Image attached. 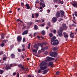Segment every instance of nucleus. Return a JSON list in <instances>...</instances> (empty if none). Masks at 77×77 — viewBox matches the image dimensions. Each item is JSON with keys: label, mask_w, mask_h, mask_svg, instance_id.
I'll return each instance as SVG.
<instances>
[{"label": "nucleus", "mask_w": 77, "mask_h": 77, "mask_svg": "<svg viewBox=\"0 0 77 77\" xmlns=\"http://www.w3.org/2000/svg\"><path fill=\"white\" fill-rule=\"evenodd\" d=\"M58 2V1L57 0H54V3H57Z\"/></svg>", "instance_id": "43"}, {"label": "nucleus", "mask_w": 77, "mask_h": 77, "mask_svg": "<svg viewBox=\"0 0 77 77\" xmlns=\"http://www.w3.org/2000/svg\"><path fill=\"white\" fill-rule=\"evenodd\" d=\"M42 22H43V23H44V22L45 21V20H44V19H42Z\"/></svg>", "instance_id": "62"}, {"label": "nucleus", "mask_w": 77, "mask_h": 77, "mask_svg": "<svg viewBox=\"0 0 77 77\" xmlns=\"http://www.w3.org/2000/svg\"><path fill=\"white\" fill-rule=\"evenodd\" d=\"M72 5L74 7H76L77 8V2H73V3L72 4Z\"/></svg>", "instance_id": "13"}, {"label": "nucleus", "mask_w": 77, "mask_h": 77, "mask_svg": "<svg viewBox=\"0 0 77 77\" xmlns=\"http://www.w3.org/2000/svg\"><path fill=\"white\" fill-rule=\"evenodd\" d=\"M0 46H1V47H4L5 46V43H2L1 44H0Z\"/></svg>", "instance_id": "23"}, {"label": "nucleus", "mask_w": 77, "mask_h": 77, "mask_svg": "<svg viewBox=\"0 0 77 77\" xmlns=\"http://www.w3.org/2000/svg\"><path fill=\"white\" fill-rule=\"evenodd\" d=\"M48 64L47 62L44 61H42L40 64V69L38 70V73H41L42 70H44L45 69H47L48 68V66H45L47 65Z\"/></svg>", "instance_id": "1"}, {"label": "nucleus", "mask_w": 77, "mask_h": 77, "mask_svg": "<svg viewBox=\"0 0 77 77\" xmlns=\"http://www.w3.org/2000/svg\"><path fill=\"white\" fill-rule=\"evenodd\" d=\"M40 5H41V6H42V5H43V3H42V2H41L40 3Z\"/></svg>", "instance_id": "59"}, {"label": "nucleus", "mask_w": 77, "mask_h": 77, "mask_svg": "<svg viewBox=\"0 0 77 77\" xmlns=\"http://www.w3.org/2000/svg\"><path fill=\"white\" fill-rule=\"evenodd\" d=\"M22 47H23V48H24V47H25V45L24 44H23L22 45Z\"/></svg>", "instance_id": "48"}, {"label": "nucleus", "mask_w": 77, "mask_h": 77, "mask_svg": "<svg viewBox=\"0 0 77 77\" xmlns=\"http://www.w3.org/2000/svg\"><path fill=\"white\" fill-rule=\"evenodd\" d=\"M59 12H60L61 14V17L62 18L63 17H64V18H65L66 16H65V15L64 14L65 13V12L63 10H60Z\"/></svg>", "instance_id": "4"}, {"label": "nucleus", "mask_w": 77, "mask_h": 77, "mask_svg": "<svg viewBox=\"0 0 77 77\" xmlns=\"http://www.w3.org/2000/svg\"><path fill=\"white\" fill-rule=\"evenodd\" d=\"M33 52H34V53H37V51L36 50H36H35V49H34L33 50Z\"/></svg>", "instance_id": "33"}, {"label": "nucleus", "mask_w": 77, "mask_h": 77, "mask_svg": "<svg viewBox=\"0 0 77 77\" xmlns=\"http://www.w3.org/2000/svg\"><path fill=\"white\" fill-rule=\"evenodd\" d=\"M41 21L40 20H37L35 21V22H36V23H39Z\"/></svg>", "instance_id": "37"}, {"label": "nucleus", "mask_w": 77, "mask_h": 77, "mask_svg": "<svg viewBox=\"0 0 77 77\" xmlns=\"http://www.w3.org/2000/svg\"><path fill=\"white\" fill-rule=\"evenodd\" d=\"M54 50H57V47H54Z\"/></svg>", "instance_id": "56"}, {"label": "nucleus", "mask_w": 77, "mask_h": 77, "mask_svg": "<svg viewBox=\"0 0 77 77\" xmlns=\"http://www.w3.org/2000/svg\"><path fill=\"white\" fill-rule=\"evenodd\" d=\"M34 29L35 30H38V26L37 25H35Z\"/></svg>", "instance_id": "22"}, {"label": "nucleus", "mask_w": 77, "mask_h": 77, "mask_svg": "<svg viewBox=\"0 0 77 77\" xmlns=\"http://www.w3.org/2000/svg\"><path fill=\"white\" fill-rule=\"evenodd\" d=\"M3 42H5V43H6V40H4L3 41Z\"/></svg>", "instance_id": "61"}, {"label": "nucleus", "mask_w": 77, "mask_h": 77, "mask_svg": "<svg viewBox=\"0 0 77 77\" xmlns=\"http://www.w3.org/2000/svg\"><path fill=\"white\" fill-rule=\"evenodd\" d=\"M24 4L23 2L21 3V6H22V7H23V6L24 5Z\"/></svg>", "instance_id": "38"}, {"label": "nucleus", "mask_w": 77, "mask_h": 77, "mask_svg": "<svg viewBox=\"0 0 77 77\" xmlns=\"http://www.w3.org/2000/svg\"><path fill=\"white\" fill-rule=\"evenodd\" d=\"M18 51L19 53H20V52H21V49L19 48L18 49Z\"/></svg>", "instance_id": "39"}, {"label": "nucleus", "mask_w": 77, "mask_h": 77, "mask_svg": "<svg viewBox=\"0 0 77 77\" xmlns=\"http://www.w3.org/2000/svg\"><path fill=\"white\" fill-rule=\"evenodd\" d=\"M59 73H60V72H59V71H57L56 72V74L57 75H59Z\"/></svg>", "instance_id": "31"}, {"label": "nucleus", "mask_w": 77, "mask_h": 77, "mask_svg": "<svg viewBox=\"0 0 77 77\" xmlns=\"http://www.w3.org/2000/svg\"><path fill=\"white\" fill-rule=\"evenodd\" d=\"M57 20V18L56 17H54L52 19V21L53 23H56Z\"/></svg>", "instance_id": "11"}, {"label": "nucleus", "mask_w": 77, "mask_h": 77, "mask_svg": "<svg viewBox=\"0 0 77 77\" xmlns=\"http://www.w3.org/2000/svg\"><path fill=\"white\" fill-rule=\"evenodd\" d=\"M31 44V43H29L28 44V50H29V49H30V45Z\"/></svg>", "instance_id": "26"}, {"label": "nucleus", "mask_w": 77, "mask_h": 77, "mask_svg": "<svg viewBox=\"0 0 77 77\" xmlns=\"http://www.w3.org/2000/svg\"><path fill=\"white\" fill-rule=\"evenodd\" d=\"M56 30L55 29H54V30L53 33H56Z\"/></svg>", "instance_id": "57"}, {"label": "nucleus", "mask_w": 77, "mask_h": 77, "mask_svg": "<svg viewBox=\"0 0 77 77\" xmlns=\"http://www.w3.org/2000/svg\"><path fill=\"white\" fill-rule=\"evenodd\" d=\"M42 35H43L44 36V35H45V32L44 30H43L42 32Z\"/></svg>", "instance_id": "27"}, {"label": "nucleus", "mask_w": 77, "mask_h": 77, "mask_svg": "<svg viewBox=\"0 0 77 77\" xmlns=\"http://www.w3.org/2000/svg\"><path fill=\"white\" fill-rule=\"evenodd\" d=\"M25 41H26V38H25L24 37V38H23V42H25Z\"/></svg>", "instance_id": "44"}, {"label": "nucleus", "mask_w": 77, "mask_h": 77, "mask_svg": "<svg viewBox=\"0 0 77 77\" xmlns=\"http://www.w3.org/2000/svg\"><path fill=\"white\" fill-rule=\"evenodd\" d=\"M1 39H4V38H5V37L4 36V34H2L1 35Z\"/></svg>", "instance_id": "25"}, {"label": "nucleus", "mask_w": 77, "mask_h": 77, "mask_svg": "<svg viewBox=\"0 0 77 77\" xmlns=\"http://www.w3.org/2000/svg\"><path fill=\"white\" fill-rule=\"evenodd\" d=\"M53 62H49L48 66H51V67H53Z\"/></svg>", "instance_id": "15"}, {"label": "nucleus", "mask_w": 77, "mask_h": 77, "mask_svg": "<svg viewBox=\"0 0 77 77\" xmlns=\"http://www.w3.org/2000/svg\"><path fill=\"white\" fill-rule=\"evenodd\" d=\"M22 69V70H24L25 69V68H24V67H23V66H22L20 67Z\"/></svg>", "instance_id": "42"}, {"label": "nucleus", "mask_w": 77, "mask_h": 77, "mask_svg": "<svg viewBox=\"0 0 77 77\" xmlns=\"http://www.w3.org/2000/svg\"><path fill=\"white\" fill-rule=\"evenodd\" d=\"M57 33L60 37H62L63 36V35H62V31H59Z\"/></svg>", "instance_id": "7"}, {"label": "nucleus", "mask_w": 77, "mask_h": 77, "mask_svg": "<svg viewBox=\"0 0 77 77\" xmlns=\"http://www.w3.org/2000/svg\"><path fill=\"white\" fill-rule=\"evenodd\" d=\"M21 66H22V64H20L19 65H18V66H19V67H21Z\"/></svg>", "instance_id": "52"}, {"label": "nucleus", "mask_w": 77, "mask_h": 77, "mask_svg": "<svg viewBox=\"0 0 77 77\" xmlns=\"http://www.w3.org/2000/svg\"><path fill=\"white\" fill-rule=\"evenodd\" d=\"M56 16L57 17H60V14L59 11H57L56 14Z\"/></svg>", "instance_id": "12"}, {"label": "nucleus", "mask_w": 77, "mask_h": 77, "mask_svg": "<svg viewBox=\"0 0 77 77\" xmlns=\"http://www.w3.org/2000/svg\"><path fill=\"white\" fill-rule=\"evenodd\" d=\"M34 14H32V18H35V17H34Z\"/></svg>", "instance_id": "36"}, {"label": "nucleus", "mask_w": 77, "mask_h": 77, "mask_svg": "<svg viewBox=\"0 0 77 77\" xmlns=\"http://www.w3.org/2000/svg\"><path fill=\"white\" fill-rule=\"evenodd\" d=\"M42 6L43 8H45V4H43Z\"/></svg>", "instance_id": "45"}, {"label": "nucleus", "mask_w": 77, "mask_h": 77, "mask_svg": "<svg viewBox=\"0 0 77 77\" xmlns=\"http://www.w3.org/2000/svg\"><path fill=\"white\" fill-rule=\"evenodd\" d=\"M62 26L63 27V30H66V29H67V27H68L67 26H66V24L63 23L62 24Z\"/></svg>", "instance_id": "8"}, {"label": "nucleus", "mask_w": 77, "mask_h": 77, "mask_svg": "<svg viewBox=\"0 0 77 77\" xmlns=\"http://www.w3.org/2000/svg\"><path fill=\"white\" fill-rule=\"evenodd\" d=\"M59 4H61V5H62L63 4V1H59L58 2Z\"/></svg>", "instance_id": "28"}, {"label": "nucleus", "mask_w": 77, "mask_h": 77, "mask_svg": "<svg viewBox=\"0 0 77 77\" xmlns=\"http://www.w3.org/2000/svg\"><path fill=\"white\" fill-rule=\"evenodd\" d=\"M63 35L64 38H68V35L66 32H63Z\"/></svg>", "instance_id": "10"}, {"label": "nucleus", "mask_w": 77, "mask_h": 77, "mask_svg": "<svg viewBox=\"0 0 77 77\" xmlns=\"http://www.w3.org/2000/svg\"><path fill=\"white\" fill-rule=\"evenodd\" d=\"M36 33H35L34 34V36H36Z\"/></svg>", "instance_id": "63"}, {"label": "nucleus", "mask_w": 77, "mask_h": 77, "mask_svg": "<svg viewBox=\"0 0 77 77\" xmlns=\"http://www.w3.org/2000/svg\"><path fill=\"white\" fill-rule=\"evenodd\" d=\"M60 31H63V29H62V27H60Z\"/></svg>", "instance_id": "54"}, {"label": "nucleus", "mask_w": 77, "mask_h": 77, "mask_svg": "<svg viewBox=\"0 0 77 77\" xmlns=\"http://www.w3.org/2000/svg\"><path fill=\"white\" fill-rule=\"evenodd\" d=\"M41 26H42V27H44V26H45V24L43 23L41 25Z\"/></svg>", "instance_id": "46"}, {"label": "nucleus", "mask_w": 77, "mask_h": 77, "mask_svg": "<svg viewBox=\"0 0 77 77\" xmlns=\"http://www.w3.org/2000/svg\"><path fill=\"white\" fill-rule=\"evenodd\" d=\"M3 54V51H1L0 52V55H2Z\"/></svg>", "instance_id": "41"}, {"label": "nucleus", "mask_w": 77, "mask_h": 77, "mask_svg": "<svg viewBox=\"0 0 77 77\" xmlns=\"http://www.w3.org/2000/svg\"><path fill=\"white\" fill-rule=\"evenodd\" d=\"M35 17H36V18H37L39 17V14L37 13H35L34 14Z\"/></svg>", "instance_id": "21"}, {"label": "nucleus", "mask_w": 77, "mask_h": 77, "mask_svg": "<svg viewBox=\"0 0 77 77\" xmlns=\"http://www.w3.org/2000/svg\"><path fill=\"white\" fill-rule=\"evenodd\" d=\"M14 46L13 45H11V46L10 47L11 48H14Z\"/></svg>", "instance_id": "55"}, {"label": "nucleus", "mask_w": 77, "mask_h": 77, "mask_svg": "<svg viewBox=\"0 0 77 77\" xmlns=\"http://www.w3.org/2000/svg\"><path fill=\"white\" fill-rule=\"evenodd\" d=\"M17 40L18 42H19L21 41L22 40V37L20 35L18 36L17 38Z\"/></svg>", "instance_id": "6"}, {"label": "nucleus", "mask_w": 77, "mask_h": 77, "mask_svg": "<svg viewBox=\"0 0 77 77\" xmlns=\"http://www.w3.org/2000/svg\"><path fill=\"white\" fill-rule=\"evenodd\" d=\"M50 55L51 57H56L57 56V53L56 52H51L50 53Z\"/></svg>", "instance_id": "3"}, {"label": "nucleus", "mask_w": 77, "mask_h": 77, "mask_svg": "<svg viewBox=\"0 0 77 77\" xmlns=\"http://www.w3.org/2000/svg\"><path fill=\"white\" fill-rule=\"evenodd\" d=\"M41 50H42V51H44V50H45V48H42Z\"/></svg>", "instance_id": "49"}, {"label": "nucleus", "mask_w": 77, "mask_h": 77, "mask_svg": "<svg viewBox=\"0 0 77 77\" xmlns=\"http://www.w3.org/2000/svg\"><path fill=\"white\" fill-rule=\"evenodd\" d=\"M42 44L44 45H47V43H46V42H42Z\"/></svg>", "instance_id": "40"}, {"label": "nucleus", "mask_w": 77, "mask_h": 77, "mask_svg": "<svg viewBox=\"0 0 77 77\" xmlns=\"http://www.w3.org/2000/svg\"><path fill=\"white\" fill-rule=\"evenodd\" d=\"M70 36L72 38H74V33L71 32V33L70 34Z\"/></svg>", "instance_id": "16"}, {"label": "nucleus", "mask_w": 77, "mask_h": 77, "mask_svg": "<svg viewBox=\"0 0 77 77\" xmlns=\"http://www.w3.org/2000/svg\"><path fill=\"white\" fill-rule=\"evenodd\" d=\"M11 58H15V55L14 54H11Z\"/></svg>", "instance_id": "24"}, {"label": "nucleus", "mask_w": 77, "mask_h": 77, "mask_svg": "<svg viewBox=\"0 0 77 77\" xmlns=\"http://www.w3.org/2000/svg\"><path fill=\"white\" fill-rule=\"evenodd\" d=\"M38 45L39 47H41V48H42V47H43L44 46V45H43V44L41 43H38Z\"/></svg>", "instance_id": "19"}, {"label": "nucleus", "mask_w": 77, "mask_h": 77, "mask_svg": "<svg viewBox=\"0 0 77 77\" xmlns=\"http://www.w3.org/2000/svg\"><path fill=\"white\" fill-rule=\"evenodd\" d=\"M49 36L50 37H53V34L52 33H50L49 35Z\"/></svg>", "instance_id": "32"}, {"label": "nucleus", "mask_w": 77, "mask_h": 77, "mask_svg": "<svg viewBox=\"0 0 77 77\" xmlns=\"http://www.w3.org/2000/svg\"><path fill=\"white\" fill-rule=\"evenodd\" d=\"M25 6L27 8V9H30V6H29V4H26L25 5Z\"/></svg>", "instance_id": "18"}, {"label": "nucleus", "mask_w": 77, "mask_h": 77, "mask_svg": "<svg viewBox=\"0 0 77 77\" xmlns=\"http://www.w3.org/2000/svg\"><path fill=\"white\" fill-rule=\"evenodd\" d=\"M21 57L22 58V59H24V56H23V55H21Z\"/></svg>", "instance_id": "50"}, {"label": "nucleus", "mask_w": 77, "mask_h": 77, "mask_svg": "<svg viewBox=\"0 0 77 77\" xmlns=\"http://www.w3.org/2000/svg\"><path fill=\"white\" fill-rule=\"evenodd\" d=\"M7 59V57H4L3 60H5Z\"/></svg>", "instance_id": "35"}, {"label": "nucleus", "mask_w": 77, "mask_h": 77, "mask_svg": "<svg viewBox=\"0 0 77 77\" xmlns=\"http://www.w3.org/2000/svg\"><path fill=\"white\" fill-rule=\"evenodd\" d=\"M49 13V12H50V10L48 9L47 10V11Z\"/></svg>", "instance_id": "60"}, {"label": "nucleus", "mask_w": 77, "mask_h": 77, "mask_svg": "<svg viewBox=\"0 0 77 77\" xmlns=\"http://www.w3.org/2000/svg\"><path fill=\"white\" fill-rule=\"evenodd\" d=\"M34 47L35 48L36 50H37V51H38V45H37L35 44L34 45Z\"/></svg>", "instance_id": "20"}, {"label": "nucleus", "mask_w": 77, "mask_h": 77, "mask_svg": "<svg viewBox=\"0 0 77 77\" xmlns=\"http://www.w3.org/2000/svg\"><path fill=\"white\" fill-rule=\"evenodd\" d=\"M72 26H73L74 27H76V25L74 24H72Z\"/></svg>", "instance_id": "53"}, {"label": "nucleus", "mask_w": 77, "mask_h": 77, "mask_svg": "<svg viewBox=\"0 0 77 77\" xmlns=\"http://www.w3.org/2000/svg\"><path fill=\"white\" fill-rule=\"evenodd\" d=\"M47 72H48V71L47 70H45L44 71H43V72L44 73H43V74H45L46 73H47Z\"/></svg>", "instance_id": "29"}, {"label": "nucleus", "mask_w": 77, "mask_h": 77, "mask_svg": "<svg viewBox=\"0 0 77 77\" xmlns=\"http://www.w3.org/2000/svg\"><path fill=\"white\" fill-rule=\"evenodd\" d=\"M27 24L28 26H32L33 24V22H27Z\"/></svg>", "instance_id": "17"}, {"label": "nucleus", "mask_w": 77, "mask_h": 77, "mask_svg": "<svg viewBox=\"0 0 77 77\" xmlns=\"http://www.w3.org/2000/svg\"><path fill=\"white\" fill-rule=\"evenodd\" d=\"M4 72V71L2 70H0V74H2Z\"/></svg>", "instance_id": "30"}, {"label": "nucleus", "mask_w": 77, "mask_h": 77, "mask_svg": "<svg viewBox=\"0 0 77 77\" xmlns=\"http://www.w3.org/2000/svg\"><path fill=\"white\" fill-rule=\"evenodd\" d=\"M48 26H50V23H48Z\"/></svg>", "instance_id": "64"}, {"label": "nucleus", "mask_w": 77, "mask_h": 77, "mask_svg": "<svg viewBox=\"0 0 77 77\" xmlns=\"http://www.w3.org/2000/svg\"><path fill=\"white\" fill-rule=\"evenodd\" d=\"M56 39V37L55 36H54L51 38V43L54 42L52 44L53 45H58L59 44V41L57 40H55Z\"/></svg>", "instance_id": "2"}, {"label": "nucleus", "mask_w": 77, "mask_h": 77, "mask_svg": "<svg viewBox=\"0 0 77 77\" xmlns=\"http://www.w3.org/2000/svg\"><path fill=\"white\" fill-rule=\"evenodd\" d=\"M45 50H47L48 49V47L46 46L45 48Z\"/></svg>", "instance_id": "47"}, {"label": "nucleus", "mask_w": 77, "mask_h": 77, "mask_svg": "<svg viewBox=\"0 0 77 77\" xmlns=\"http://www.w3.org/2000/svg\"><path fill=\"white\" fill-rule=\"evenodd\" d=\"M75 15L76 17H77V12H75Z\"/></svg>", "instance_id": "51"}, {"label": "nucleus", "mask_w": 77, "mask_h": 77, "mask_svg": "<svg viewBox=\"0 0 77 77\" xmlns=\"http://www.w3.org/2000/svg\"><path fill=\"white\" fill-rule=\"evenodd\" d=\"M28 33V30H26L24 31L22 33V35H27Z\"/></svg>", "instance_id": "14"}, {"label": "nucleus", "mask_w": 77, "mask_h": 77, "mask_svg": "<svg viewBox=\"0 0 77 77\" xmlns=\"http://www.w3.org/2000/svg\"><path fill=\"white\" fill-rule=\"evenodd\" d=\"M62 20H63V19H61L60 18L59 20H58V21L59 22H60L62 21Z\"/></svg>", "instance_id": "34"}, {"label": "nucleus", "mask_w": 77, "mask_h": 77, "mask_svg": "<svg viewBox=\"0 0 77 77\" xmlns=\"http://www.w3.org/2000/svg\"><path fill=\"white\" fill-rule=\"evenodd\" d=\"M6 70H8V69H11V67L9 66V64H7L6 65L5 67Z\"/></svg>", "instance_id": "9"}, {"label": "nucleus", "mask_w": 77, "mask_h": 77, "mask_svg": "<svg viewBox=\"0 0 77 77\" xmlns=\"http://www.w3.org/2000/svg\"><path fill=\"white\" fill-rule=\"evenodd\" d=\"M13 75H16V72H14L13 74Z\"/></svg>", "instance_id": "58"}, {"label": "nucleus", "mask_w": 77, "mask_h": 77, "mask_svg": "<svg viewBox=\"0 0 77 77\" xmlns=\"http://www.w3.org/2000/svg\"><path fill=\"white\" fill-rule=\"evenodd\" d=\"M47 60H45L46 62H47V60L48 61H50L51 60H54V58H52L51 57H47Z\"/></svg>", "instance_id": "5"}]
</instances>
